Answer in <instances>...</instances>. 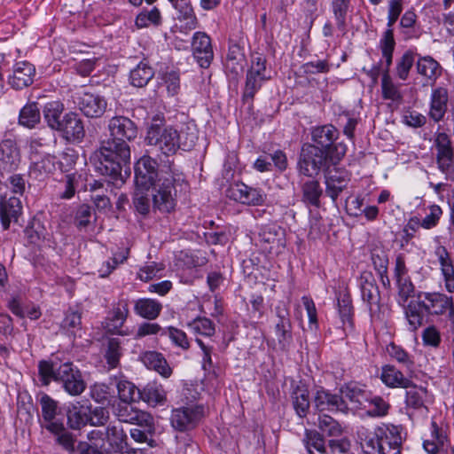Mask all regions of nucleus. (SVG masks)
<instances>
[{
  "label": "nucleus",
  "instance_id": "f257e3e1",
  "mask_svg": "<svg viewBox=\"0 0 454 454\" xmlns=\"http://www.w3.org/2000/svg\"><path fill=\"white\" fill-rule=\"evenodd\" d=\"M109 137L97 153L96 169L107 182L119 187L130 175V146L138 133L137 124L123 115L112 117L107 125Z\"/></svg>",
  "mask_w": 454,
  "mask_h": 454
},
{
  "label": "nucleus",
  "instance_id": "f03ea898",
  "mask_svg": "<svg viewBox=\"0 0 454 454\" xmlns=\"http://www.w3.org/2000/svg\"><path fill=\"white\" fill-rule=\"evenodd\" d=\"M135 185L137 190L150 189L153 192V206L161 213H171L177 203V186L184 183L178 175L169 168L160 169L158 161L148 154H145L135 163Z\"/></svg>",
  "mask_w": 454,
  "mask_h": 454
},
{
  "label": "nucleus",
  "instance_id": "7ed1b4c3",
  "mask_svg": "<svg viewBox=\"0 0 454 454\" xmlns=\"http://www.w3.org/2000/svg\"><path fill=\"white\" fill-rule=\"evenodd\" d=\"M198 140L197 133L190 127L178 131L167 125L163 114H156L147 125L145 143L167 157L175 155L179 149L192 150Z\"/></svg>",
  "mask_w": 454,
  "mask_h": 454
},
{
  "label": "nucleus",
  "instance_id": "20e7f679",
  "mask_svg": "<svg viewBox=\"0 0 454 454\" xmlns=\"http://www.w3.org/2000/svg\"><path fill=\"white\" fill-rule=\"evenodd\" d=\"M37 367L39 380L43 387L52 381L57 382L71 396H79L86 389L87 383L82 372L70 361L61 363L57 357L40 360Z\"/></svg>",
  "mask_w": 454,
  "mask_h": 454
},
{
  "label": "nucleus",
  "instance_id": "39448f33",
  "mask_svg": "<svg viewBox=\"0 0 454 454\" xmlns=\"http://www.w3.org/2000/svg\"><path fill=\"white\" fill-rule=\"evenodd\" d=\"M426 315L454 317V301L440 292H419L417 300L408 302L406 319L411 332H416L424 324Z\"/></svg>",
  "mask_w": 454,
  "mask_h": 454
},
{
  "label": "nucleus",
  "instance_id": "423d86ee",
  "mask_svg": "<svg viewBox=\"0 0 454 454\" xmlns=\"http://www.w3.org/2000/svg\"><path fill=\"white\" fill-rule=\"evenodd\" d=\"M38 401L41 405V415L38 418L41 428L51 434L55 437V442L65 450L74 452L75 436L67 430L62 419H57L59 402L45 393L41 395Z\"/></svg>",
  "mask_w": 454,
  "mask_h": 454
},
{
  "label": "nucleus",
  "instance_id": "0eeeda50",
  "mask_svg": "<svg viewBox=\"0 0 454 454\" xmlns=\"http://www.w3.org/2000/svg\"><path fill=\"white\" fill-rule=\"evenodd\" d=\"M339 163V160L333 157L329 158L328 154L307 142L301 145L298 155L296 169L299 175L314 178L321 172H325L332 166Z\"/></svg>",
  "mask_w": 454,
  "mask_h": 454
},
{
  "label": "nucleus",
  "instance_id": "6e6552de",
  "mask_svg": "<svg viewBox=\"0 0 454 454\" xmlns=\"http://www.w3.org/2000/svg\"><path fill=\"white\" fill-rule=\"evenodd\" d=\"M311 141L314 147L340 161L347 153V145L337 142L339 130L332 124H324L311 129Z\"/></svg>",
  "mask_w": 454,
  "mask_h": 454
},
{
  "label": "nucleus",
  "instance_id": "1a4fd4ad",
  "mask_svg": "<svg viewBox=\"0 0 454 454\" xmlns=\"http://www.w3.org/2000/svg\"><path fill=\"white\" fill-rule=\"evenodd\" d=\"M207 262V258L200 251L195 253L179 252L176 256L175 266L180 281L192 285L196 279L202 278L200 269Z\"/></svg>",
  "mask_w": 454,
  "mask_h": 454
},
{
  "label": "nucleus",
  "instance_id": "9d476101",
  "mask_svg": "<svg viewBox=\"0 0 454 454\" xmlns=\"http://www.w3.org/2000/svg\"><path fill=\"white\" fill-rule=\"evenodd\" d=\"M205 417V407L200 403H189L173 409L170 423L179 432L191 431L196 428Z\"/></svg>",
  "mask_w": 454,
  "mask_h": 454
},
{
  "label": "nucleus",
  "instance_id": "9b49d317",
  "mask_svg": "<svg viewBox=\"0 0 454 454\" xmlns=\"http://www.w3.org/2000/svg\"><path fill=\"white\" fill-rule=\"evenodd\" d=\"M225 194L231 200L249 207L263 206L267 200V194L262 188L249 186L241 181L230 184Z\"/></svg>",
  "mask_w": 454,
  "mask_h": 454
},
{
  "label": "nucleus",
  "instance_id": "f8f14e48",
  "mask_svg": "<svg viewBox=\"0 0 454 454\" xmlns=\"http://www.w3.org/2000/svg\"><path fill=\"white\" fill-rule=\"evenodd\" d=\"M362 301L366 304L372 319L379 317L380 310V291L372 271L364 270L357 278Z\"/></svg>",
  "mask_w": 454,
  "mask_h": 454
},
{
  "label": "nucleus",
  "instance_id": "ddd939ff",
  "mask_svg": "<svg viewBox=\"0 0 454 454\" xmlns=\"http://www.w3.org/2000/svg\"><path fill=\"white\" fill-rule=\"evenodd\" d=\"M313 404L319 414L328 411L331 413L347 414L349 411L347 401L340 395V393H333L329 389L320 387L314 395Z\"/></svg>",
  "mask_w": 454,
  "mask_h": 454
},
{
  "label": "nucleus",
  "instance_id": "4468645a",
  "mask_svg": "<svg viewBox=\"0 0 454 454\" xmlns=\"http://www.w3.org/2000/svg\"><path fill=\"white\" fill-rule=\"evenodd\" d=\"M277 321L275 323V335L279 349L288 351L293 343V325L289 309L284 302H279L275 308Z\"/></svg>",
  "mask_w": 454,
  "mask_h": 454
},
{
  "label": "nucleus",
  "instance_id": "2eb2a0df",
  "mask_svg": "<svg viewBox=\"0 0 454 454\" xmlns=\"http://www.w3.org/2000/svg\"><path fill=\"white\" fill-rule=\"evenodd\" d=\"M74 103L88 118H100L107 107V101L103 96L89 91L76 93L74 97Z\"/></svg>",
  "mask_w": 454,
  "mask_h": 454
},
{
  "label": "nucleus",
  "instance_id": "dca6fc26",
  "mask_svg": "<svg viewBox=\"0 0 454 454\" xmlns=\"http://www.w3.org/2000/svg\"><path fill=\"white\" fill-rule=\"evenodd\" d=\"M192 53L200 68L207 69L214 60V50L211 37L202 31L193 34L191 43Z\"/></svg>",
  "mask_w": 454,
  "mask_h": 454
},
{
  "label": "nucleus",
  "instance_id": "f3484780",
  "mask_svg": "<svg viewBox=\"0 0 454 454\" xmlns=\"http://www.w3.org/2000/svg\"><path fill=\"white\" fill-rule=\"evenodd\" d=\"M57 131L68 143L80 144L83 141L86 135L83 120L80 117L79 114L73 111L63 115L61 124Z\"/></svg>",
  "mask_w": 454,
  "mask_h": 454
},
{
  "label": "nucleus",
  "instance_id": "a211bd4d",
  "mask_svg": "<svg viewBox=\"0 0 454 454\" xmlns=\"http://www.w3.org/2000/svg\"><path fill=\"white\" fill-rule=\"evenodd\" d=\"M450 90L446 85L434 86L431 90L427 116L435 123L443 121L449 110Z\"/></svg>",
  "mask_w": 454,
  "mask_h": 454
},
{
  "label": "nucleus",
  "instance_id": "6ab92c4d",
  "mask_svg": "<svg viewBox=\"0 0 454 454\" xmlns=\"http://www.w3.org/2000/svg\"><path fill=\"white\" fill-rule=\"evenodd\" d=\"M129 315V301L120 300L113 306L106 318V329L112 334L127 336L129 334V329L123 330L122 327Z\"/></svg>",
  "mask_w": 454,
  "mask_h": 454
},
{
  "label": "nucleus",
  "instance_id": "aec40b11",
  "mask_svg": "<svg viewBox=\"0 0 454 454\" xmlns=\"http://www.w3.org/2000/svg\"><path fill=\"white\" fill-rule=\"evenodd\" d=\"M36 74L35 67L27 61H18L13 65L12 72L8 75L7 83L15 90H21L33 84Z\"/></svg>",
  "mask_w": 454,
  "mask_h": 454
},
{
  "label": "nucleus",
  "instance_id": "412c9836",
  "mask_svg": "<svg viewBox=\"0 0 454 454\" xmlns=\"http://www.w3.org/2000/svg\"><path fill=\"white\" fill-rule=\"evenodd\" d=\"M131 403H132L119 402L116 405H114V414L121 422L149 426L152 422L151 415L134 408Z\"/></svg>",
  "mask_w": 454,
  "mask_h": 454
},
{
  "label": "nucleus",
  "instance_id": "4be33fe9",
  "mask_svg": "<svg viewBox=\"0 0 454 454\" xmlns=\"http://www.w3.org/2000/svg\"><path fill=\"white\" fill-rule=\"evenodd\" d=\"M335 297L337 301V309L343 329L345 331H353L355 326V309L348 287L344 286L343 288H340L335 292Z\"/></svg>",
  "mask_w": 454,
  "mask_h": 454
},
{
  "label": "nucleus",
  "instance_id": "5701e85b",
  "mask_svg": "<svg viewBox=\"0 0 454 454\" xmlns=\"http://www.w3.org/2000/svg\"><path fill=\"white\" fill-rule=\"evenodd\" d=\"M22 214L20 198L4 194L0 197V222L3 229L8 230L12 223H17Z\"/></svg>",
  "mask_w": 454,
  "mask_h": 454
},
{
  "label": "nucleus",
  "instance_id": "b1692460",
  "mask_svg": "<svg viewBox=\"0 0 454 454\" xmlns=\"http://www.w3.org/2000/svg\"><path fill=\"white\" fill-rule=\"evenodd\" d=\"M20 162V153L14 139L5 138L0 142V171L12 172Z\"/></svg>",
  "mask_w": 454,
  "mask_h": 454
},
{
  "label": "nucleus",
  "instance_id": "393cba45",
  "mask_svg": "<svg viewBox=\"0 0 454 454\" xmlns=\"http://www.w3.org/2000/svg\"><path fill=\"white\" fill-rule=\"evenodd\" d=\"M430 437L423 441V449L427 454H439L450 445L448 427H440L434 420L430 423Z\"/></svg>",
  "mask_w": 454,
  "mask_h": 454
},
{
  "label": "nucleus",
  "instance_id": "a878e982",
  "mask_svg": "<svg viewBox=\"0 0 454 454\" xmlns=\"http://www.w3.org/2000/svg\"><path fill=\"white\" fill-rule=\"evenodd\" d=\"M37 157H30L28 175L33 179L43 181L57 169V158L50 153L43 154L40 159H36Z\"/></svg>",
  "mask_w": 454,
  "mask_h": 454
},
{
  "label": "nucleus",
  "instance_id": "bb28decb",
  "mask_svg": "<svg viewBox=\"0 0 454 454\" xmlns=\"http://www.w3.org/2000/svg\"><path fill=\"white\" fill-rule=\"evenodd\" d=\"M57 137L53 130L43 128L33 133L27 139L29 156H39L46 149L56 145Z\"/></svg>",
  "mask_w": 454,
  "mask_h": 454
},
{
  "label": "nucleus",
  "instance_id": "cd10ccee",
  "mask_svg": "<svg viewBox=\"0 0 454 454\" xmlns=\"http://www.w3.org/2000/svg\"><path fill=\"white\" fill-rule=\"evenodd\" d=\"M139 359L147 369L155 371L163 378L168 379L173 373L172 368L160 352L154 350L144 351L140 354Z\"/></svg>",
  "mask_w": 454,
  "mask_h": 454
},
{
  "label": "nucleus",
  "instance_id": "c85d7f7f",
  "mask_svg": "<svg viewBox=\"0 0 454 454\" xmlns=\"http://www.w3.org/2000/svg\"><path fill=\"white\" fill-rule=\"evenodd\" d=\"M270 80V77H262L253 71H247L245 85L242 89L241 101L247 105L248 109L254 108V100L256 93L262 89L264 82Z\"/></svg>",
  "mask_w": 454,
  "mask_h": 454
},
{
  "label": "nucleus",
  "instance_id": "c756f323",
  "mask_svg": "<svg viewBox=\"0 0 454 454\" xmlns=\"http://www.w3.org/2000/svg\"><path fill=\"white\" fill-rule=\"evenodd\" d=\"M434 254L441 266L445 289L452 294L454 293V265L450 254L444 246H437Z\"/></svg>",
  "mask_w": 454,
  "mask_h": 454
},
{
  "label": "nucleus",
  "instance_id": "7c9ffc66",
  "mask_svg": "<svg viewBox=\"0 0 454 454\" xmlns=\"http://www.w3.org/2000/svg\"><path fill=\"white\" fill-rule=\"evenodd\" d=\"M67 417V430H81L88 426L87 406L79 402L69 403L63 407Z\"/></svg>",
  "mask_w": 454,
  "mask_h": 454
},
{
  "label": "nucleus",
  "instance_id": "2f4dec72",
  "mask_svg": "<svg viewBox=\"0 0 454 454\" xmlns=\"http://www.w3.org/2000/svg\"><path fill=\"white\" fill-rule=\"evenodd\" d=\"M106 442L108 443V447L105 448L107 452L123 453L128 452V436L124 433L122 427L109 425L105 429Z\"/></svg>",
  "mask_w": 454,
  "mask_h": 454
},
{
  "label": "nucleus",
  "instance_id": "473e14b6",
  "mask_svg": "<svg viewBox=\"0 0 454 454\" xmlns=\"http://www.w3.org/2000/svg\"><path fill=\"white\" fill-rule=\"evenodd\" d=\"M380 379L390 388H408L411 386V378L404 376L403 372L393 364H385L381 367Z\"/></svg>",
  "mask_w": 454,
  "mask_h": 454
},
{
  "label": "nucleus",
  "instance_id": "72a5a7b5",
  "mask_svg": "<svg viewBox=\"0 0 454 454\" xmlns=\"http://www.w3.org/2000/svg\"><path fill=\"white\" fill-rule=\"evenodd\" d=\"M405 406L407 409L414 411H428L427 405L428 390L427 387L418 386L411 380V386L405 388Z\"/></svg>",
  "mask_w": 454,
  "mask_h": 454
},
{
  "label": "nucleus",
  "instance_id": "f704fd0d",
  "mask_svg": "<svg viewBox=\"0 0 454 454\" xmlns=\"http://www.w3.org/2000/svg\"><path fill=\"white\" fill-rule=\"evenodd\" d=\"M170 4L176 12V19L184 23L185 29L193 30L199 27V20L191 0H174Z\"/></svg>",
  "mask_w": 454,
  "mask_h": 454
},
{
  "label": "nucleus",
  "instance_id": "c9c22d12",
  "mask_svg": "<svg viewBox=\"0 0 454 454\" xmlns=\"http://www.w3.org/2000/svg\"><path fill=\"white\" fill-rule=\"evenodd\" d=\"M380 427L387 428V437H382L383 454H401L403 427L393 424H382Z\"/></svg>",
  "mask_w": 454,
  "mask_h": 454
},
{
  "label": "nucleus",
  "instance_id": "e433bc0d",
  "mask_svg": "<svg viewBox=\"0 0 454 454\" xmlns=\"http://www.w3.org/2000/svg\"><path fill=\"white\" fill-rule=\"evenodd\" d=\"M140 400L152 407L162 406L165 405L168 401L167 391L160 383L151 381L141 389Z\"/></svg>",
  "mask_w": 454,
  "mask_h": 454
},
{
  "label": "nucleus",
  "instance_id": "4c0bfd02",
  "mask_svg": "<svg viewBox=\"0 0 454 454\" xmlns=\"http://www.w3.org/2000/svg\"><path fill=\"white\" fill-rule=\"evenodd\" d=\"M82 310L78 306L69 307L64 312V317L60 323V330L69 336L75 337L82 331Z\"/></svg>",
  "mask_w": 454,
  "mask_h": 454
},
{
  "label": "nucleus",
  "instance_id": "58836bf2",
  "mask_svg": "<svg viewBox=\"0 0 454 454\" xmlns=\"http://www.w3.org/2000/svg\"><path fill=\"white\" fill-rule=\"evenodd\" d=\"M340 395L348 400L356 408H361L365 402L369 401L368 392L364 386L357 382H348L340 386Z\"/></svg>",
  "mask_w": 454,
  "mask_h": 454
},
{
  "label": "nucleus",
  "instance_id": "ea45409f",
  "mask_svg": "<svg viewBox=\"0 0 454 454\" xmlns=\"http://www.w3.org/2000/svg\"><path fill=\"white\" fill-rule=\"evenodd\" d=\"M162 310V304L154 299L139 298L134 301V312L137 316L148 321L159 317Z\"/></svg>",
  "mask_w": 454,
  "mask_h": 454
},
{
  "label": "nucleus",
  "instance_id": "a19ab883",
  "mask_svg": "<svg viewBox=\"0 0 454 454\" xmlns=\"http://www.w3.org/2000/svg\"><path fill=\"white\" fill-rule=\"evenodd\" d=\"M416 69L431 85L435 83L442 71L441 65L430 56L419 57L416 61Z\"/></svg>",
  "mask_w": 454,
  "mask_h": 454
},
{
  "label": "nucleus",
  "instance_id": "79ce46f5",
  "mask_svg": "<svg viewBox=\"0 0 454 454\" xmlns=\"http://www.w3.org/2000/svg\"><path fill=\"white\" fill-rule=\"evenodd\" d=\"M293 408L296 415L304 419L310 408L309 392L306 386H296L291 394Z\"/></svg>",
  "mask_w": 454,
  "mask_h": 454
},
{
  "label": "nucleus",
  "instance_id": "37998d69",
  "mask_svg": "<svg viewBox=\"0 0 454 454\" xmlns=\"http://www.w3.org/2000/svg\"><path fill=\"white\" fill-rule=\"evenodd\" d=\"M154 74L153 67L146 61L142 60L130 70L129 83L134 87L143 88L153 78Z\"/></svg>",
  "mask_w": 454,
  "mask_h": 454
},
{
  "label": "nucleus",
  "instance_id": "c03bdc74",
  "mask_svg": "<svg viewBox=\"0 0 454 454\" xmlns=\"http://www.w3.org/2000/svg\"><path fill=\"white\" fill-rule=\"evenodd\" d=\"M301 200L309 206L319 207L320 199L323 196V189L316 179L306 180L301 185Z\"/></svg>",
  "mask_w": 454,
  "mask_h": 454
},
{
  "label": "nucleus",
  "instance_id": "a18cd8bd",
  "mask_svg": "<svg viewBox=\"0 0 454 454\" xmlns=\"http://www.w3.org/2000/svg\"><path fill=\"white\" fill-rule=\"evenodd\" d=\"M64 109V104L59 100L50 101L44 105L43 114L49 129L57 131L61 124Z\"/></svg>",
  "mask_w": 454,
  "mask_h": 454
},
{
  "label": "nucleus",
  "instance_id": "49530a36",
  "mask_svg": "<svg viewBox=\"0 0 454 454\" xmlns=\"http://www.w3.org/2000/svg\"><path fill=\"white\" fill-rule=\"evenodd\" d=\"M18 122L27 129H35L41 122V111L38 103H27L20 111Z\"/></svg>",
  "mask_w": 454,
  "mask_h": 454
},
{
  "label": "nucleus",
  "instance_id": "de8ad7c7",
  "mask_svg": "<svg viewBox=\"0 0 454 454\" xmlns=\"http://www.w3.org/2000/svg\"><path fill=\"white\" fill-rule=\"evenodd\" d=\"M331 11L333 14L337 28L343 34L347 31V17L352 11L351 0H330Z\"/></svg>",
  "mask_w": 454,
  "mask_h": 454
},
{
  "label": "nucleus",
  "instance_id": "09e8293b",
  "mask_svg": "<svg viewBox=\"0 0 454 454\" xmlns=\"http://www.w3.org/2000/svg\"><path fill=\"white\" fill-rule=\"evenodd\" d=\"M434 146L436 150L437 167L454 157V149L450 138L445 132L436 134Z\"/></svg>",
  "mask_w": 454,
  "mask_h": 454
},
{
  "label": "nucleus",
  "instance_id": "8fccbe9b",
  "mask_svg": "<svg viewBox=\"0 0 454 454\" xmlns=\"http://www.w3.org/2000/svg\"><path fill=\"white\" fill-rule=\"evenodd\" d=\"M387 429L378 426L374 427L373 431H365L364 438L362 440L364 442L369 454H383L382 437H387Z\"/></svg>",
  "mask_w": 454,
  "mask_h": 454
},
{
  "label": "nucleus",
  "instance_id": "3c124183",
  "mask_svg": "<svg viewBox=\"0 0 454 454\" xmlns=\"http://www.w3.org/2000/svg\"><path fill=\"white\" fill-rule=\"evenodd\" d=\"M187 327L196 338H211L215 334V324L208 317H197L187 323Z\"/></svg>",
  "mask_w": 454,
  "mask_h": 454
},
{
  "label": "nucleus",
  "instance_id": "603ef678",
  "mask_svg": "<svg viewBox=\"0 0 454 454\" xmlns=\"http://www.w3.org/2000/svg\"><path fill=\"white\" fill-rule=\"evenodd\" d=\"M303 443L309 454H314L313 449L321 454H329L323 434L315 429H306Z\"/></svg>",
  "mask_w": 454,
  "mask_h": 454
},
{
  "label": "nucleus",
  "instance_id": "864d4df0",
  "mask_svg": "<svg viewBox=\"0 0 454 454\" xmlns=\"http://www.w3.org/2000/svg\"><path fill=\"white\" fill-rule=\"evenodd\" d=\"M395 47V41L394 38L393 29H386L383 33L382 38L380 41V48L382 57L385 59V69L383 74H389V68L393 61V53Z\"/></svg>",
  "mask_w": 454,
  "mask_h": 454
},
{
  "label": "nucleus",
  "instance_id": "5fc2aeb1",
  "mask_svg": "<svg viewBox=\"0 0 454 454\" xmlns=\"http://www.w3.org/2000/svg\"><path fill=\"white\" fill-rule=\"evenodd\" d=\"M123 355L121 341L118 338H110L107 340L104 357L109 370L120 365L121 357Z\"/></svg>",
  "mask_w": 454,
  "mask_h": 454
},
{
  "label": "nucleus",
  "instance_id": "6e6d98bb",
  "mask_svg": "<svg viewBox=\"0 0 454 454\" xmlns=\"http://www.w3.org/2000/svg\"><path fill=\"white\" fill-rule=\"evenodd\" d=\"M397 287V303L403 308L404 315L406 316V307L408 300L411 297H416L415 286L410 277L395 280Z\"/></svg>",
  "mask_w": 454,
  "mask_h": 454
},
{
  "label": "nucleus",
  "instance_id": "4d7b16f0",
  "mask_svg": "<svg viewBox=\"0 0 454 454\" xmlns=\"http://www.w3.org/2000/svg\"><path fill=\"white\" fill-rule=\"evenodd\" d=\"M387 352L389 356L408 370L414 367L413 356L409 354L402 346L390 342L387 346Z\"/></svg>",
  "mask_w": 454,
  "mask_h": 454
},
{
  "label": "nucleus",
  "instance_id": "13d9d810",
  "mask_svg": "<svg viewBox=\"0 0 454 454\" xmlns=\"http://www.w3.org/2000/svg\"><path fill=\"white\" fill-rule=\"evenodd\" d=\"M117 390L120 402L136 403L141 399V389L129 380H120Z\"/></svg>",
  "mask_w": 454,
  "mask_h": 454
},
{
  "label": "nucleus",
  "instance_id": "bf43d9fd",
  "mask_svg": "<svg viewBox=\"0 0 454 454\" xmlns=\"http://www.w3.org/2000/svg\"><path fill=\"white\" fill-rule=\"evenodd\" d=\"M348 184V179H346L343 176L340 175H330L326 177L325 181V192L327 196H329L333 202H336L339 195L344 189H346Z\"/></svg>",
  "mask_w": 454,
  "mask_h": 454
},
{
  "label": "nucleus",
  "instance_id": "052dcab7",
  "mask_svg": "<svg viewBox=\"0 0 454 454\" xmlns=\"http://www.w3.org/2000/svg\"><path fill=\"white\" fill-rule=\"evenodd\" d=\"M95 213L93 208L87 205H81L74 215V223L79 231H87L88 229L92 225V217Z\"/></svg>",
  "mask_w": 454,
  "mask_h": 454
},
{
  "label": "nucleus",
  "instance_id": "680f3d73",
  "mask_svg": "<svg viewBox=\"0 0 454 454\" xmlns=\"http://www.w3.org/2000/svg\"><path fill=\"white\" fill-rule=\"evenodd\" d=\"M88 425L91 427H103L110 419V413L106 407L87 405Z\"/></svg>",
  "mask_w": 454,
  "mask_h": 454
},
{
  "label": "nucleus",
  "instance_id": "e2e57ef3",
  "mask_svg": "<svg viewBox=\"0 0 454 454\" xmlns=\"http://www.w3.org/2000/svg\"><path fill=\"white\" fill-rule=\"evenodd\" d=\"M79 159L77 151L72 147H66L59 154V160H57V168L62 172L70 174L74 169Z\"/></svg>",
  "mask_w": 454,
  "mask_h": 454
},
{
  "label": "nucleus",
  "instance_id": "0e129e2a",
  "mask_svg": "<svg viewBox=\"0 0 454 454\" xmlns=\"http://www.w3.org/2000/svg\"><path fill=\"white\" fill-rule=\"evenodd\" d=\"M317 427L323 434L330 437H338L343 433L340 424L333 417L325 413L319 414Z\"/></svg>",
  "mask_w": 454,
  "mask_h": 454
},
{
  "label": "nucleus",
  "instance_id": "69168bd1",
  "mask_svg": "<svg viewBox=\"0 0 454 454\" xmlns=\"http://www.w3.org/2000/svg\"><path fill=\"white\" fill-rule=\"evenodd\" d=\"M136 26L137 27H147L150 25L160 26L162 23V17L160 10L153 7L150 11H142L136 18Z\"/></svg>",
  "mask_w": 454,
  "mask_h": 454
},
{
  "label": "nucleus",
  "instance_id": "338daca9",
  "mask_svg": "<svg viewBox=\"0 0 454 454\" xmlns=\"http://www.w3.org/2000/svg\"><path fill=\"white\" fill-rule=\"evenodd\" d=\"M162 335L168 336L173 345L183 350H188L191 348V342L187 334L179 328L174 326L166 327L164 332H162Z\"/></svg>",
  "mask_w": 454,
  "mask_h": 454
},
{
  "label": "nucleus",
  "instance_id": "774afa93",
  "mask_svg": "<svg viewBox=\"0 0 454 454\" xmlns=\"http://www.w3.org/2000/svg\"><path fill=\"white\" fill-rule=\"evenodd\" d=\"M283 230L275 224L264 226L259 233L260 241L269 245H283Z\"/></svg>",
  "mask_w": 454,
  "mask_h": 454
}]
</instances>
